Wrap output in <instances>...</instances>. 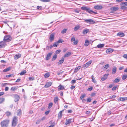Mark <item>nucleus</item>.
I'll use <instances>...</instances> for the list:
<instances>
[{
	"label": "nucleus",
	"instance_id": "obj_42",
	"mask_svg": "<svg viewBox=\"0 0 127 127\" xmlns=\"http://www.w3.org/2000/svg\"><path fill=\"white\" fill-rule=\"evenodd\" d=\"M67 29H64L63 31H61V33H65L66 32Z\"/></svg>",
	"mask_w": 127,
	"mask_h": 127
},
{
	"label": "nucleus",
	"instance_id": "obj_40",
	"mask_svg": "<svg viewBox=\"0 0 127 127\" xmlns=\"http://www.w3.org/2000/svg\"><path fill=\"white\" fill-rule=\"evenodd\" d=\"M63 40L61 39H60L57 42V43H62L63 42Z\"/></svg>",
	"mask_w": 127,
	"mask_h": 127
},
{
	"label": "nucleus",
	"instance_id": "obj_11",
	"mask_svg": "<svg viewBox=\"0 0 127 127\" xmlns=\"http://www.w3.org/2000/svg\"><path fill=\"white\" fill-rule=\"evenodd\" d=\"M21 56V55L20 54H17L14 56V59L15 60H17L20 58Z\"/></svg>",
	"mask_w": 127,
	"mask_h": 127
},
{
	"label": "nucleus",
	"instance_id": "obj_50",
	"mask_svg": "<svg viewBox=\"0 0 127 127\" xmlns=\"http://www.w3.org/2000/svg\"><path fill=\"white\" fill-rule=\"evenodd\" d=\"M75 38L74 37H73L71 38V42L74 41L75 40Z\"/></svg>",
	"mask_w": 127,
	"mask_h": 127
},
{
	"label": "nucleus",
	"instance_id": "obj_56",
	"mask_svg": "<svg viewBox=\"0 0 127 127\" xmlns=\"http://www.w3.org/2000/svg\"><path fill=\"white\" fill-rule=\"evenodd\" d=\"M92 60H91L88 62V66L90 65V64L92 63Z\"/></svg>",
	"mask_w": 127,
	"mask_h": 127
},
{
	"label": "nucleus",
	"instance_id": "obj_45",
	"mask_svg": "<svg viewBox=\"0 0 127 127\" xmlns=\"http://www.w3.org/2000/svg\"><path fill=\"white\" fill-rule=\"evenodd\" d=\"M6 113V114L7 116H9L10 115H11V113L9 111H7Z\"/></svg>",
	"mask_w": 127,
	"mask_h": 127
},
{
	"label": "nucleus",
	"instance_id": "obj_14",
	"mask_svg": "<svg viewBox=\"0 0 127 127\" xmlns=\"http://www.w3.org/2000/svg\"><path fill=\"white\" fill-rule=\"evenodd\" d=\"M52 54V53H49L47 54V56L46 58V60H48L50 58Z\"/></svg>",
	"mask_w": 127,
	"mask_h": 127
},
{
	"label": "nucleus",
	"instance_id": "obj_41",
	"mask_svg": "<svg viewBox=\"0 0 127 127\" xmlns=\"http://www.w3.org/2000/svg\"><path fill=\"white\" fill-rule=\"evenodd\" d=\"M53 104L52 103L50 102V103H49L48 105V108H51Z\"/></svg>",
	"mask_w": 127,
	"mask_h": 127
},
{
	"label": "nucleus",
	"instance_id": "obj_21",
	"mask_svg": "<svg viewBox=\"0 0 127 127\" xmlns=\"http://www.w3.org/2000/svg\"><path fill=\"white\" fill-rule=\"evenodd\" d=\"M117 69L116 67H114L113 68L112 70V73L113 74H115L116 71Z\"/></svg>",
	"mask_w": 127,
	"mask_h": 127
},
{
	"label": "nucleus",
	"instance_id": "obj_55",
	"mask_svg": "<svg viewBox=\"0 0 127 127\" xmlns=\"http://www.w3.org/2000/svg\"><path fill=\"white\" fill-rule=\"evenodd\" d=\"M57 42H55L53 44V46L55 47H56L57 46Z\"/></svg>",
	"mask_w": 127,
	"mask_h": 127
},
{
	"label": "nucleus",
	"instance_id": "obj_3",
	"mask_svg": "<svg viewBox=\"0 0 127 127\" xmlns=\"http://www.w3.org/2000/svg\"><path fill=\"white\" fill-rule=\"evenodd\" d=\"M11 38L10 36L9 35H6L4 37L3 40L5 42H8L11 40Z\"/></svg>",
	"mask_w": 127,
	"mask_h": 127
},
{
	"label": "nucleus",
	"instance_id": "obj_16",
	"mask_svg": "<svg viewBox=\"0 0 127 127\" xmlns=\"http://www.w3.org/2000/svg\"><path fill=\"white\" fill-rule=\"evenodd\" d=\"M88 12L90 14H92L93 13L96 14L97 13L96 12H94V11H92V10H90L88 8Z\"/></svg>",
	"mask_w": 127,
	"mask_h": 127
},
{
	"label": "nucleus",
	"instance_id": "obj_49",
	"mask_svg": "<svg viewBox=\"0 0 127 127\" xmlns=\"http://www.w3.org/2000/svg\"><path fill=\"white\" fill-rule=\"evenodd\" d=\"M78 42V40H75L73 42V43L74 45H76L77 44Z\"/></svg>",
	"mask_w": 127,
	"mask_h": 127
},
{
	"label": "nucleus",
	"instance_id": "obj_58",
	"mask_svg": "<svg viewBox=\"0 0 127 127\" xmlns=\"http://www.w3.org/2000/svg\"><path fill=\"white\" fill-rule=\"evenodd\" d=\"M13 75L12 74H10L8 75H6V77H10L11 76H12Z\"/></svg>",
	"mask_w": 127,
	"mask_h": 127
},
{
	"label": "nucleus",
	"instance_id": "obj_20",
	"mask_svg": "<svg viewBox=\"0 0 127 127\" xmlns=\"http://www.w3.org/2000/svg\"><path fill=\"white\" fill-rule=\"evenodd\" d=\"M63 111V110L61 111L58 114V117L59 118H61L62 117V113Z\"/></svg>",
	"mask_w": 127,
	"mask_h": 127
},
{
	"label": "nucleus",
	"instance_id": "obj_17",
	"mask_svg": "<svg viewBox=\"0 0 127 127\" xmlns=\"http://www.w3.org/2000/svg\"><path fill=\"white\" fill-rule=\"evenodd\" d=\"M88 23L91 24H93L95 23V22L93 20L91 19H88Z\"/></svg>",
	"mask_w": 127,
	"mask_h": 127
},
{
	"label": "nucleus",
	"instance_id": "obj_53",
	"mask_svg": "<svg viewBox=\"0 0 127 127\" xmlns=\"http://www.w3.org/2000/svg\"><path fill=\"white\" fill-rule=\"evenodd\" d=\"M29 80L30 81H32L34 79V77H29Z\"/></svg>",
	"mask_w": 127,
	"mask_h": 127
},
{
	"label": "nucleus",
	"instance_id": "obj_18",
	"mask_svg": "<svg viewBox=\"0 0 127 127\" xmlns=\"http://www.w3.org/2000/svg\"><path fill=\"white\" fill-rule=\"evenodd\" d=\"M81 68V66H79L75 68L74 69V73L77 72Z\"/></svg>",
	"mask_w": 127,
	"mask_h": 127
},
{
	"label": "nucleus",
	"instance_id": "obj_43",
	"mask_svg": "<svg viewBox=\"0 0 127 127\" xmlns=\"http://www.w3.org/2000/svg\"><path fill=\"white\" fill-rule=\"evenodd\" d=\"M86 95V94H83V95H81V96H80V99L81 100H82L83 99V98H84V97H85V96Z\"/></svg>",
	"mask_w": 127,
	"mask_h": 127
},
{
	"label": "nucleus",
	"instance_id": "obj_34",
	"mask_svg": "<svg viewBox=\"0 0 127 127\" xmlns=\"http://www.w3.org/2000/svg\"><path fill=\"white\" fill-rule=\"evenodd\" d=\"M121 9H127V7H126L125 6H124L122 5L121 6Z\"/></svg>",
	"mask_w": 127,
	"mask_h": 127
},
{
	"label": "nucleus",
	"instance_id": "obj_30",
	"mask_svg": "<svg viewBox=\"0 0 127 127\" xmlns=\"http://www.w3.org/2000/svg\"><path fill=\"white\" fill-rule=\"evenodd\" d=\"M59 99L58 97H56L54 98V101L55 103H56L57 102Z\"/></svg>",
	"mask_w": 127,
	"mask_h": 127
},
{
	"label": "nucleus",
	"instance_id": "obj_4",
	"mask_svg": "<svg viewBox=\"0 0 127 127\" xmlns=\"http://www.w3.org/2000/svg\"><path fill=\"white\" fill-rule=\"evenodd\" d=\"M13 96L14 98V101L15 102L18 101L19 100L20 97L18 95L15 94L13 95Z\"/></svg>",
	"mask_w": 127,
	"mask_h": 127
},
{
	"label": "nucleus",
	"instance_id": "obj_38",
	"mask_svg": "<svg viewBox=\"0 0 127 127\" xmlns=\"http://www.w3.org/2000/svg\"><path fill=\"white\" fill-rule=\"evenodd\" d=\"M4 100V98H0V103H2Z\"/></svg>",
	"mask_w": 127,
	"mask_h": 127
},
{
	"label": "nucleus",
	"instance_id": "obj_60",
	"mask_svg": "<svg viewBox=\"0 0 127 127\" xmlns=\"http://www.w3.org/2000/svg\"><path fill=\"white\" fill-rule=\"evenodd\" d=\"M84 45H85L86 46H87V40H85V43Z\"/></svg>",
	"mask_w": 127,
	"mask_h": 127
},
{
	"label": "nucleus",
	"instance_id": "obj_27",
	"mask_svg": "<svg viewBox=\"0 0 127 127\" xmlns=\"http://www.w3.org/2000/svg\"><path fill=\"white\" fill-rule=\"evenodd\" d=\"M92 79L93 82H94V83H96V81L95 80V78L93 75L92 76Z\"/></svg>",
	"mask_w": 127,
	"mask_h": 127
},
{
	"label": "nucleus",
	"instance_id": "obj_13",
	"mask_svg": "<svg viewBox=\"0 0 127 127\" xmlns=\"http://www.w3.org/2000/svg\"><path fill=\"white\" fill-rule=\"evenodd\" d=\"M119 9V8L117 7H113L110 8V10L113 11H116Z\"/></svg>",
	"mask_w": 127,
	"mask_h": 127
},
{
	"label": "nucleus",
	"instance_id": "obj_24",
	"mask_svg": "<svg viewBox=\"0 0 127 127\" xmlns=\"http://www.w3.org/2000/svg\"><path fill=\"white\" fill-rule=\"evenodd\" d=\"M104 45L103 44H99L97 46V47L98 48H101L104 47Z\"/></svg>",
	"mask_w": 127,
	"mask_h": 127
},
{
	"label": "nucleus",
	"instance_id": "obj_48",
	"mask_svg": "<svg viewBox=\"0 0 127 127\" xmlns=\"http://www.w3.org/2000/svg\"><path fill=\"white\" fill-rule=\"evenodd\" d=\"M87 63H86V64H84V65L83 66V67L84 69L86 68L87 67Z\"/></svg>",
	"mask_w": 127,
	"mask_h": 127
},
{
	"label": "nucleus",
	"instance_id": "obj_64",
	"mask_svg": "<svg viewBox=\"0 0 127 127\" xmlns=\"http://www.w3.org/2000/svg\"><path fill=\"white\" fill-rule=\"evenodd\" d=\"M124 66H121L119 68V70H121L124 69Z\"/></svg>",
	"mask_w": 127,
	"mask_h": 127
},
{
	"label": "nucleus",
	"instance_id": "obj_46",
	"mask_svg": "<svg viewBox=\"0 0 127 127\" xmlns=\"http://www.w3.org/2000/svg\"><path fill=\"white\" fill-rule=\"evenodd\" d=\"M61 50H57L55 52V54H58L61 52Z\"/></svg>",
	"mask_w": 127,
	"mask_h": 127
},
{
	"label": "nucleus",
	"instance_id": "obj_32",
	"mask_svg": "<svg viewBox=\"0 0 127 127\" xmlns=\"http://www.w3.org/2000/svg\"><path fill=\"white\" fill-rule=\"evenodd\" d=\"M17 89V88L16 87H12L11 89V90L12 91H14Z\"/></svg>",
	"mask_w": 127,
	"mask_h": 127
},
{
	"label": "nucleus",
	"instance_id": "obj_63",
	"mask_svg": "<svg viewBox=\"0 0 127 127\" xmlns=\"http://www.w3.org/2000/svg\"><path fill=\"white\" fill-rule=\"evenodd\" d=\"M21 80V79L20 78H19L15 82H20V81Z\"/></svg>",
	"mask_w": 127,
	"mask_h": 127
},
{
	"label": "nucleus",
	"instance_id": "obj_2",
	"mask_svg": "<svg viewBox=\"0 0 127 127\" xmlns=\"http://www.w3.org/2000/svg\"><path fill=\"white\" fill-rule=\"evenodd\" d=\"M17 117L16 116H14L12 122V126L13 127H15L17 124Z\"/></svg>",
	"mask_w": 127,
	"mask_h": 127
},
{
	"label": "nucleus",
	"instance_id": "obj_31",
	"mask_svg": "<svg viewBox=\"0 0 127 127\" xmlns=\"http://www.w3.org/2000/svg\"><path fill=\"white\" fill-rule=\"evenodd\" d=\"M10 67H9L3 70V72H7V71H8L9 70H10Z\"/></svg>",
	"mask_w": 127,
	"mask_h": 127
},
{
	"label": "nucleus",
	"instance_id": "obj_33",
	"mask_svg": "<svg viewBox=\"0 0 127 127\" xmlns=\"http://www.w3.org/2000/svg\"><path fill=\"white\" fill-rule=\"evenodd\" d=\"M81 8L82 10L86 11H87V8L86 7L83 6L81 7Z\"/></svg>",
	"mask_w": 127,
	"mask_h": 127
},
{
	"label": "nucleus",
	"instance_id": "obj_36",
	"mask_svg": "<svg viewBox=\"0 0 127 127\" xmlns=\"http://www.w3.org/2000/svg\"><path fill=\"white\" fill-rule=\"evenodd\" d=\"M127 78V74L123 75L122 77V79L123 80H125Z\"/></svg>",
	"mask_w": 127,
	"mask_h": 127
},
{
	"label": "nucleus",
	"instance_id": "obj_54",
	"mask_svg": "<svg viewBox=\"0 0 127 127\" xmlns=\"http://www.w3.org/2000/svg\"><path fill=\"white\" fill-rule=\"evenodd\" d=\"M40 1H41L43 2H49L50 0H41Z\"/></svg>",
	"mask_w": 127,
	"mask_h": 127
},
{
	"label": "nucleus",
	"instance_id": "obj_44",
	"mask_svg": "<svg viewBox=\"0 0 127 127\" xmlns=\"http://www.w3.org/2000/svg\"><path fill=\"white\" fill-rule=\"evenodd\" d=\"M57 55H54L53 56V58L52 59V61H53V60H55L57 58Z\"/></svg>",
	"mask_w": 127,
	"mask_h": 127
},
{
	"label": "nucleus",
	"instance_id": "obj_59",
	"mask_svg": "<svg viewBox=\"0 0 127 127\" xmlns=\"http://www.w3.org/2000/svg\"><path fill=\"white\" fill-rule=\"evenodd\" d=\"M123 57L124 58L127 59V54H124L123 56Z\"/></svg>",
	"mask_w": 127,
	"mask_h": 127
},
{
	"label": "nucleus",
	"instance_id": "obj_1",
	"mask_svg": "<svg viewBox=\"0 0 127 127\" xmlns=\"http://www.w3.org/2000/svg\"><path fill=\"white\" fill-rule=\"evenodd\" d=\"M9 121V120L8 119H6L0 123L1 127H7Z\"/></svg>",
	"mask_w": 127,
	"mask_h": 127
},
{
	"label": "nucleus",
	"instance_id": "obj_61",
	"mask_svg": "<svg viewBox=\"0 0 127 127\" xmlns=\"http://www.w3.org/2000/svg\"><path fill=\"white\" fill-rule=\"evenodd\" d=\"M76 80H72L71 81V83L72 84H74L75 83Z\"/></svg>",
	"mask_w": 127,
	"mask_h": 127
},
{
	"label": "nucleus",
	"instance_id": "obj_15",
	"mask_svg": "<svg viewBox=\"0 0 127 127\" xmlns=\"http://www.w3.org/2000/svg\"><path fill=\"white\" fill-rule=\"evenodd\" d=\"M71 54V52H68L64 55L63 58H64L68 57L69 56H70Z\"/></svg>",
	"mask_w": 127,
	"mask_h": 127
},
{
	"label": "nucleus",
	"instance_id": "obj_39",
	"mask_svg": "<svg viewBox=\"0 0 127 127\" xmlns=\"http://www.w3.org/2000/svg\"><path fill=\"white\" fill-rule=\"evenodd\" d=\"M26 73V72L25 70L23 71L20 73V74L21 75H22Z\"/></svg>",
	"mask_w": 127,
	"mask_h": 127
},
{
	"label": "nucleus",
	"instance_id": "obj_29",
	"mask_svg": "<svg viewBox=\"0 0 127 127\" xmlns=\"http://www.w3.org/2000/svg\"><path fill=\"white\" fill-rule=\"evenodd\" d=\"M87 33V29H86L83 30V34H85Z\"/></svg>",
	"mask_w": 127,
	"mask_h": 127
},
{
	"label": "nucleus",
	"instance_id": "obj_12",
	"mask_svg": "<svg viewBox=\"0 0 127 127\" xmlns=\"http://www.w3.org/2000/svg\"><path fill=\"white\" fill-rule=\"evenodd\" d=\"M94 8L96 9H100L102 8V7L101 5H97L94 7Z\"/></svg>",
	"mask_w": 127,
	"mask_h": 127
},
{
	"label": "nucleus",
	"instance_id": "obj_26",
	"mask_svg": "<svg viewBox=\"0 0 127 127\" xmlns=\"http://www.w3.org/2000/svg\"><path fill=\"white\" fill-rule=\"evenodd\" d=\"M120 79L119 78H117L115 79L114 81V82L117 83L119 82L120 80Z\"/></svg>",
	"mask_w": 127,
	"mask_h": 127
},
{
	"label": "nucleus",
	"instance_id": "obj_19",
	"mask_svg": "<svg viewBox=\"0 0 127 127\" xmlns=\"http://www.w3.org/2000/svg\"><path fill=\"white\" fill-rule=\"evenodd\" d=\"M117 35L121 37H123L124 36L125 34L123 33L119 32L117 34Z\"/></svg>",
	"mask_w": 127,
	"mask_h": 127
},
{
	"label": "nucleus",
	"instance_id": "obj_62",
	"mask_svg": "<svg viewBox=\"0 0 127 127\" xmlns=\"http://www.w3.org/2000/svg\"><path fill=\"white\" fill-rule=\"evenodd\" d=\"M96 94V93H92L91 95V96H94Z\"/></svg>",
	"mask_w": 127,
	"mask_h": 127
},
{
	"label": "nucleus",
	"instance_id": "obj_5",
	"mask_svg": "<svg viewBox=\"0 0 127 127\" xmlns=\"http://www.w3.org/2000/svg\"><path fill=\"white\" fill-rule=\"evenodd\" d=\"M54 34L52 33H51L50 35L49 39L50 41L51 42L54 39Z\"/></svg>",
	"mask_w": 127,
	"mask_h": 127
},
{
	"label": "nucleus",
	"instance_id": "obj_25",
	"mask_svg": "<svg viewBox=\"0 0 127 127\" xmlns=\"http://www.w3.org/2000/svg\"><path fill=\"white\" fill-rule=\"evenodd\" d=\"M64 58H62V59L60 60L59 62V63L60 64H62L64 61Z\"/></svg>",
	"mask_w": 127,
	"mask_h": 127
},
{
	"label": "nucleus",
	"instance_id": "obj_28",
	"mask_svg": "<svg viewBox=\"0 0 127 127\" xmlns=\"http://www.w3.org/2000/svg\"><path fill=\"white\" fill-rule=\"evenodd\" d=\"M50 76V74L49 73H46L44 75V77L45 78L48 77Z\"/></svg>",
	"mask_w": 127,
	"mask_h": 127
},
{
	"label": "nucleus",
	"instance_id": "obj_6",
	"mask_svg": "<svg viewBox=\"0 0 127 127\" xmlns=\"http://www.w3.org/2000/svg\"><path fill=\"white\" fill-rule=\"evenodd\" d=\"M72 119H69L66 120V122L65 123V125H67L70 124L72 122Z\"/></svg>",
	"mask_w": 127,
	"mask_h": 127
},
{
	"label": "nucleus",
	"instance_id": "obj_47",
	"mask_svg": "<svg viewBox=\"0 0 127 127\" xmlns=\"http://www.w3.org/2000/svg\"><path fill=\"white\" fill-rule=\"evenodd\" d=\"M109 64H107L106 65H105L104 67V68L107 69L109 67Z\"/></svg>",
	"mask_w": 127,
	"mask_h": 127
},
{
	"label": "nucleus",
	"instance_id": "obj_35",
	"mask_svg": "<svg viewBox=\"0 0 127 127\" xmlns=\"http://www.w3.org/2000/svg\"><path fill=\"white\" fill-rule=\"evenodd\" d=\"M121 5H122L124 6H127V2H122L121 4Z\"/></svg>",
	"mask_w": 127,
	"mask_h": 127
},
{
	"label": "nucleus",
	"instance_id": "obj_23",
	"mask_svg": "<svg viewBox=\"0 0 127 127\" xmlns=\"http://www.w3.org/2000/svg\"><path fill=\"white\" fill-rule=\"evenodd\" d=\"M22 114L21 110V109H19L17 110V115L18 116H20Z\"/></svg>",
	"mask_w": 127,
	"mask_h": 127
},
{
	"label": "nucleus",
	"instance_id": "obj_22",
	"mask_svg": "<svg viewBox=\"0 0 127 127\" xmlns=\"http://www.w3.org/2000/svg\"><path fill=\"white\" fill-rule=\"evenodd\" d=\"M64 89V87L61 85H60L58 87V91H60Z\"/></svg>",
	"mask_w": 127,
	"mask_h": 127
},
{
	"label": "nucleus",
	"instance_id": "obj_57",
	"mask_svg": "<svg viewBox=\"0 0 127 127\" xmlns=\"http://www.w3.org/2000/svg\"><path fill=\"white\" fill-rule=\"evenodd\" d=\"M37 9H41L42 8V7L41 6H38L37 7Z\"/></svg>",
	"mask_w": 127,
	"mask_h": 127
},
{
	"label": "nucleus",
	"instance_id": "obj_7",
	"mask_svg": "<svg viewBox=\"0 0 127 127\" xmlns=\"http://www.w3.org/2000/svg\"><path fill=\"white\" fill-rule=\"evenodd\" d=\"M52 84V83L51 82L47 83L44 86V87L47 88L51 86Z\"/></svg>",
	"mask_w": 127,
	"mask_h": 127
},
{
	"label": "nucleus",
	"instance_id": "obj_9",
	"mask_svg": "<svg viewBox=\"0 0 127 127\" xmlns=\"http://www.w3.org/2000/svg\"><path fill=\"white\" fill-rule=\"evenodd\" d=\"M113 51L114 50L113 49L109 48L106 50V52L107 54H109L112 53Z\"/></svg>",
	"mask_w": 127,
	"mask_h": 127
},
{
	"label": "nucleus",
	"instance_id": "obj_8",
	"mask_svg": "<svg viewBox=\"0 0 127 127\" xmlns=\"http://www.w3.org/2000/svg\"><path fill=\"white\" fill-rule=\"evenodd\" d=\"M5 42L4 41H1L0 42V48L3 47L6 45Z\"/></svg>",
	"mask_w": 127,
	"mask_h": 127
},
{
	"label": "nucleus",
	"instance_id": "obj_37",
	"mask_svg": "<svg viewBox=\"0 0 127 127\" xmlns=\"http://www.w3.org/2000/svg\"><path fill=\"white\" fill-rule=\"evenodd\" d=\"M80 28V27L79 26H76L74 28V30L75 31H77Z\"/></svg>",
	"mask_w": 127,
	"mask_h": 127
},
{
	"label": "nucleus",
	"instance_id": "obj_51",
	"mask_svg": "<svg viewBox=\"0 0 127 127\" xmlns=\"http://www.w3.org/2000/svg\"><path fill=\"white\" fill-rule=\"evenodd\" d=\"M93 88V87L91 86L90 88H88V91H91L92 90Z\"/></svg>",
	"mask_w": 127,
	"mask_h": 127
},
{
	"label": "nucleus",
	"instance_id": "obj_52",
	"mask_svg": "<svg viewBox=\"0 0 127 127\" xmlns=\"http://www.w3.org/2000/svg\"><path fill=\"white\" fill-rule=\"evenodd\" d=\"M117 87V86H115L114 87L112 88V91H114V90H115L116 89Z\"/></svg>",
	"mask_w": 127,
	"mask_h": 127
},
{
	"label": "nucleus",
	"instance_id": "obj_10",
	"mask_svg": "<svg viewBox=\"0 0 127 127\" xmlns=\"http://www.w3.org/2000/svg\"><path fill=\"white\" fill-rule=\"evenodd\" d=\"M109 74H106L104 75L103 77L101 78V80L103 81L105 80L107 78V76Z\"/></svg>",
	"mask_w": 127,
	"mask_h": 127
}]
</instances>
